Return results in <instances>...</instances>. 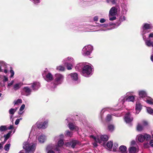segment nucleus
Wrapping results in <instances>:
<instances>
[{
	"label": "nucleus",
	"mask_w": 153,
	"mask_h": 153,
	"mask_svg": "<svg viewBox=\"0 0 153 153\" xmlns=\"http://www.w3.org/2000/svg\"><path fill=\"white\" fill-rule=\"evenodd\" d=\"M113 145V142L111 141L108 142L106 144L107 147L109 149H111L112 148Z\"/></svg>",
	"instance_id": "31"
},
{
	"label": "nucleus",
	"mask_w": 153,
	"mask_h": 153,
	"mask_svg": "<svg viewBox=\"0 0 153 153\" xmlns=\"http://www.w3.org/2000/svg\"><path fill=\"white\" fill-rule=\"evenodd\" d=\"M36 145L35 143H31L28 144V142L24 143L23 144V148L26 150V152H33L36 149Z\"/></svg>",
	"instance_id": "3"
},
{
	"label": "nucleus",
	"mask_w": 153,
	"mask_h": 153,
	"mask_svg": "<svg viewBox=\"0 0 153 153\" xmlns=\"http://www.w3.org/2000/svg\"><path fill=\"white\" fill-rule=\"evenodd\" d=\"M22 119V118H20L19 119H16V120L15 122V124L16 125H18L20 121Z\"/></svg>",
	"instance_id": "51"
},
{
	"label": "nucleus",
	"mask_w": 153,
	"mask_h": 153,
	"mask_svg": "<svg viewBox=\"0 0 153 153\" xmlns=\"http://www.w3.org/2000/svg\"><path fill=\"white\" fill-rule=\"evenodd\" d=\"M64 79V76L60 74H56L55 75L54 81L50 83L48 87L51 90L53 91L58 85L62 83Z\"/></svg>",
	"instance_id": "2"
},
{
	"label": "nucleus",
	"mask_w": 153,
	"mask_h": 153,
	"mask_svg": "<svg viewBox=\"0 0 153 153\" xmlns=\"http://www.w3.org/2000/svg\"><path fill=\"white\" fill-rule=\"evenodd\" d=\"M149 38L153 37V32L149 34Z\"/></svg>",
	"instance_id": "60"
},
{
	"label": "nucleus",
	"mask_w": 153,
	"mask_h": 153,
	"mask_svg": "<svg viewBox=\"0 0 153 153\" xmlns=\"http://www.w3.org/2000/svg\"><path fill=\"white\" fill-rule=\"evenodd\" d=\"M64 62L65 66L67 67V69L68 70H71L72 68L73 65L74 63L73 59L71 57H68L64 60Z\"/></svg>",
	"instance_id": "5"
},
{
	"label": "nucleus",
	"mask_w": 153,
	"mask_h": 153,
	"mask_svg": "<svg viewBox=\"0 0 153 153\" xmlns=\"http://www.w3.org/2000/svg\"><path fill=\"white\" fill-rule=\"evenodd\" d=\"M144 148H148L149 147V144L148 143H145L144 144L143 146Z\"/></svg>",
	"instance_id": "55"
},
{
	"label": "nucleus",
	"mask_w": 153,
	"mask_h": 153,
	"mask_svg": "<svg viewBox=\"0 0 153 153\" xmlns=\"http://www.w3.org/2000/svg\"><path fill=\"white\" fill-rule=\"evenodd\" d=\"M70 120V118H67L66 119V120L67 121V123H69L68 124V127L71 130H73L74 129H75L77 131H78L79 129L78 127L76 126H75L71 122H69V121Z\"/></svg>",
	"instance_id": "15"
},
{
	"label": "nucleus",
	"mask_w": 153,
	"mask_h": 153,
	"mask_svg": "<svg viewBox=\"0 0 153 153\" xmlns=\"http://www.w3.org/2000/svg\"><path fill=\"white\" fill-rule=\"evenodd\" d=\"M105 21V20L104 19H101L100 20V22L101 23H103Z\"/></svg>",
	"instance_id": "58"
},
{
	"label": "nucleus",
	"mask_w": 153,
	"mask_h": 153,
	"mask_svg": "<svg viewBox=\"0 0 153 153\" xmlns=\"http://www.w3.org/2000/svg\"><path fill=\"white\" fill-rule=\"evenodd\" d=\"M139 95L141 97H144L146 96V93L145 91H139Z\"/></svg>",
	"instance_id": "28"
},
{
	"label": "nucleus",
	"mask_w": 153,
	"mask_h": 153,
	"mask_svg": "<svg viewBox=\"0 0 153 153\" xmlns=\"http://www.w3.org/2000/svg\"><path fill=\"white\" fill-rule=\"evenodd\" d=\"M147 103L151 104L153 105V100L152 99H149L147 100H146Z\"/></svg>",
	"instance_id": "44"
},
{
	"label": "nucleus",
	"mask_w": 153,
	"mask_h": 153,
	"mask_svg": "<svg viewBox=\"0 0 153 153\" xmlns=\"http://www.w3.org/2000/svg\"><path fill=\"white\" fill-rule=\"evenodd\" d=\"M117 13V8L114 7H112L110 9L109 15L110 16H115Z\"/></svg>",
	"instance_id": "16"
},
{
	"label": "nucleus",
	"mask_w": 153,
	"mask_h": 153,
	"mask_svg": "<svg viewBox=\"0 0 153 153\" xmlns=\"http://www.w3.org/2000/svg\"><path fill=\"white\" fill-rule=\"evenodd\" d=\"M14 80H12L11 82H7V88H10L13 84Z\"/></svg>",
	"instance_id": "43"
},
{
	"label": "nucleus",
	"mask_w": 153,
	"mask_h": 153,
	"mask_svg": "<svg viewBox=\"0 0 153 153\" xmlns=\"http://www.w3.org/2000/svg\"><path fill=\"white\" fill-rule=\"evenodd\" d=\"M109 19L111 21H113L115 20L116 17L115 16H110L109 15Z\"/></svg>",
	"instance_id": "48"
},
{
	"label": "nucleus",
	"mask_w": 153,
	"mask_h": 153,
	"mask_svg": "<svg viewBox=\"0 0 153 153\" xmlns=\"http://www.w3.org/2000/svg\"><path fill=\"white\" fill-rule=\"evenodd\" d=\"M59 140L57 143V145L55 147H54V148L55 150L57 151H59L58 147H61L64 144L63 140L62 139Z\"/></svg>",
	"instance_id": "17"
},
{
	"label": "nucleus",
	"mask_w": 153,
	"mask_h": 153,
	"mask_svg": "<svg viewBox=\"0 0 153 153\" xmlns=\"http://www.w3.org/2000/svg\"><path fill=\"white\" fill-rule=\"evenodd\" d=\"M94 20L95 21H97L98 20V17L97 16H95L94 17Z\"/></svg>",
	"instance_id": "59"
},
{
	"label": "nucleus",
	"mask_w": 153,
	"mask_h": 153,
	"mask_svg": "<svg viewBox=\"0 0 153 153\" xmlns=\"http://www.w3.org/2000/svg\"><path fill=\"white\" fill-rule=\"evenodd\" d=\"M10 78L13 79V76L14 75V72L13 70H10Z\"/></svg>",
	"instance_id": "46"
},
{
	"label": "nucleus",
	"mask_w": 153,
	"mask_h": 153,
	"mask_svg": "<svg viewBox=\"0 0 153 153\" xmlns=\"http://www.w3.org/2000/svg\"><path fill=\"white\" fill-rule=\"evenodd\" d=\"M143 126L142 125L139 124H138L137 126V131H140L143 130Z\"/></svg>",
	"instance_id": "38"
},
{
	"label": "nucleus",
	"mask_w": 153,
	"mask_h": 153,
	"mask_svg": "<svg viewBox=\"0 0 153 153\" xmlns=\"http://www.w3.org/2000/svg\"><path fill=\"white\" fill-rule=\"evenodd\" d=\"M7 130V127L5 126H1L0 127V131L1 132Z\"/></svg>",
	"instance_id": "35"
},
{
	"label": "nucleus",
	"mask_w": 153,
	"mask_h": 153,
	"mask_svg": "<svg viewBox=\"0 0 153 153\" xmlns=\"http://www.w3.org/2000/svg\"><path fill=\"white\" fill-rule=\"evenodd\" d=\"M40 87V84L39 82H35L31 84V87L32 90L34 91L37 90Z\"/></svg>",
	"instance_id": "18"
},
{
	"label": "nucleus",
	"mask_w": 153,
	"mask_h": 153,
	"mask_svg": "<svg viewBox=\"0 0 153 153\" xmlns=\"http://www.w3.org/2000/svg\"><path fill=\"white\" fill-rule=\"evenodd\" d=\"M111 119V114H108L107 115L106 118V120L107 121H109Z\"/></svg>",
	"instance_id": "45"
},
{
	"label": "nucleus",
	"mask_w": 153,
	"mask_h": 153,
	"mask_svg": "<svg viewBox=\"0 0 153 153\" xmlns=\"http://www.w3.org/2000/svg\"><path fill=\"white\" fill-rule=\"evenodd\" d=\"M32 89L28 86L24 87L22 90V95L28 96L31 94Z\"/></svg>",
	"instance_id": "10"
},
{
	"label": "nucleus",
	"mask_w": 153,
	"mask_h": 153,
	"mask_svg": "<svg viewBox=\"0 0 153 153\" xmlns=\"http://www.w3.org/2000/svg\"><path fill=\"white\" fill-rule=\"evenodd\" d=\"M75 68L76 71H81L84 76L88 77L92 74L93 68L90 64L80 63L76 65Z\"/></svg>",
	"instance_id": "1"
},
{
	"label": "nucleus",
	"mask_w": 153,
	"mask_h": 153,
	"mask_svg": "<svg viewBox=\"0 0 153 153\" xmlns=\"http://www.w3.org/2000/svg\"><path fill=\"white\" fill-rule=\"evenodd\" d=\"M8 66L9 65L4 62L0 61V72H4L6 74L8 72Z\"/></svg>",
	"instance_id": "7"
},
{
	"label": "nucleus",
	"mask_w": 153,
	"mask_h": 153,
	"mask_svg": "<svg viewBox=\"0 0 153 153\" xmlns=\"http://www.w3.org/2000/svg\"><path fill=\"white\" fill-rule=\"evenodd\" d=\"M135 143V142L134 140L132 141L131 142V145H134Z\"/></svg>",
	"instance_id": "63"
},
{
	"label": "nucleus",
	"mask_w": 153,
	"mask_h": 153,
	"mask_svg": "<svg viewBox=\"0 0 153 153\" xmlns=\"http://www.w3.org/2000/svg\"><path fill=\"white\" fill-rule=\"evenodd\" d=\"M126 18L124 16H121L119 18V21L120 22V23H119V24L116 26V27H117L118 26H119L121 22L124 21L126 20Z\"/></svg>",
	"instance_id": "29"
},
{
	"label": "nucleus",
	"mask_w": 153,
	"mask_h": 153,
	"mask_svg": "<svg viewBox=\"0 0 153 153\" xmlns=\"http://www.w3.org/2000/svg\"><path fill=\"white\" fill-rule=\"evenodd\" d=\"M68 77L71 78L75 83H78L80 82L79 80L78 79V74L76 73H72L69 74Z\"/></svg>",
	"instance_id": "11"
},
{
	"label": "nucleus",
	"mask_w": 153,
	"mask_h": 153,
	"mask_svg": "<svg viewBox=\"0 0 153 153\" xmlns=\"http://www.w3.org/2000/svg\"><path fill=\"white\" fill-rule=\"evenodd\" d=\"M43 76H45V79L47 82H50L53 79V77L52 74L50 72L47 73L43 74Z\"/></svg>",
	"instance_id": "12"
},
{
	"label": "nucleus",
	"mask_w": 153,
	"mask_h": 153,
	"mask_svg": "<svg viewBox=\"0 0 153 153\" xmlns=\"http://www.w3.org/2000/svg\"><path fill=\"white\" fill-rule=\"evenodd\" d=\"M149 144L151 146L153 147V140H152L150 141Z\"/></svg>",
	"instance_id": "56"
},
{
	"label": "nucleus",
	"mask_w": 153,
	"mask_h": 153,
	"mask_svg": "<svg viewBox=\"0 0 153 153\" xmlns=\"http://www.w3.org/2000/svg\"><path fill=\"white\" fill-rule=\"evenodd\" d=\"M11 133V132H8L7 134L4 135V137L8 139L10 137Z\"/></svg>",
	"instance_id": "49"
},
{
	"label": "nucleus",
	"mask_w": 153,
	"mask_h": 153,
	"mask_svg": "<svg viewBox=\"0 0 153 153\" xmlns=\"http://www.w3.org/2000/svg\"><path fill=\"white\" fill-rule=\"evenodd\" d=\"M129 153H136L138 151V149L136 147H130L128 149Z\"/></svg>",
	"instance_id": "21"
},
{
	"label": "nucleus",
	"mask_w": 153,
	"mask_h": 153,
	"mask_svg": "<svg viewBox=\"0 0 153 153\" xmlns=\"http://www.w3.org/2000/svg\"><path fill=\"white\" fill-rule=\"evenodd\" d=\"M118 146V144L117 143H114L113 147V150L114 151H116L117 147Z\"/></svg>",
	"instance_id": "47"
},
{
	"label": "nucleus",
	"mask_w": 153,
	"mask_h": 153,
	"mask_svg": "<svg viewBox=\"0 0 153 153\" xmlns=\"http://www.w3.org/2000/svg\"><path fill=\"white\" fill-rule=\"evenodd\" d=\"M48 123V121L47 120L45 121L43 123L39 121L36 124V128L39 129H45L47 127Z\"/></svg>",
	"instance_id": "8"
},
{
	"label": "nucleus",
	"mask_w": 153,
	"mask_h": 153,
	"mask_svg": "<svg viewBox=\"0 0 153 153\" xmlns=\"http://www.w3.org/2000/svg\"><path fill=\"white\" fill-rule=\"evenodd\" d=\"M111 110H112V108H110L108 107L104 108L102 110L101 112V115L105 111H109Z\"/></svg>",
	"instance_id": "34"
},
{
	"label": "nucleus",
	"mask_w": 153,
	"mask_h": 153,
	"mask_svg": "<svg viewBox=\"0 0 153 153\" xmlns=\"http://www.w3.org/2000/svg\"><path fill=\"white\" fill-rule=\"evenodd\" d=\"M135 96H131L129 95L126 97V101L134 102L135 100Z\"/></svg>",
	"instance_id": "24"
},
{
	"label": "nucleus",
	"mask_w": 153,
	"mask_h": 153,
	"mask_svg": "<svg viewBox=\"0 0 153 153\" xmlns=\"http://www.w3.org/2000/svg\"><path fill=\"white\" fill-rule=\"evenodd\" d=\"M133 93V92H129L126 93V94L120 97L119 100V102L120 104L123 105L126 101V97L129 95H131Z\"/></svg>",
	"instance_id": "9"
},
{
	"label": "nucleus",
	"mask_w": 153,
	"mask_h": 153,
	"mask_svg": "<svg viewBox=\"0 0 153 153\" xmlns=\"http://www.w3.org/2000/svg\"><path fill=\"white\" fill-rule=\"evenodd\" d=\"M101 26H102L103 27H105L108 26V24H102L100 25Z\"/></svg>",
	"instance_id": "62"
},
{
	"label": "nucleus",
	"mask_w": 153,
	"mask_h": 153,
	"mask_svg": "<svg viewBox=\"0 0 153 153\" xmlns=\"http://www.w3.org/2000/svg\"><path fill=\"white\" fill-rule=\"evenodd\" d=\"M106 2L108 4L111 3L112 4H115L117 3V0H106Z\"/></svg>",
	"instance_id": "40"
},
{
	"label": "nucleus",
	"mask_w": 153,
	"mask_h": 153,
	"mask_svg": "<svg viewBox=\"0 0 153 153\" xmlns=\"http://www.w3.org/2000/svg\"><path fill=\"white\" fill-rule=\"evenodd\" d=\"M13 125H10L9 127L7 128V130H10L11 129H13Z\"/></svg>",
	"instance_id": "57"
},
{
	"label": "nucleus",
	"mask_w": 153,
	"mask_h": 153,
	"mask_svg": "<svg viewBox=\"0 0 153 153\" xmlns=\"http://www.w3.org/2000/svg\"><path fill=\"white\" fill-rule=\"evenodd\" d=\"M114 28H107V29H104V30H103V31H106L107 30H111L112 29H113Z\"/></svg>",
	"instance_id": "64"
},
{
	"label": "nucleus",
	"mask_w": 153,
	"mask_h": 153,
	"mask_svg": "<svg viewBox=\"0 0 153 153\" xmlns=\"http://www.w3.org/2000/svg\"><path fill=\"white\" fill-rule=\"evenodd\" d=\"M65 135L66 136L71 137L73 134L69 130L65 132Z\"/></svg>",
	"instance_id": "37"
},
{
	"label": "nucleus",
	"mask_w": 153,
	"mask_h": 153,
	"mask_svg": "<svg viewBox=\"0 0 153 153\" xmlns=\"http://www.w3.org/2000/svg\"><path fill=\"white\" fill-rule=\"evenodd\" d=\"M95 142H94L93 143V145L95 147H97V142H96V141H95Z\"/></svg>",
	"instance_id": "61"
},
{
	"label": "nucleus",
	"mask_w": 153,
	"mask_h": 153,
	"mask_svg": "<svg viewBox=\"0 0 153 153\" xmlns=\"http://www.w3.org/2000/svg\"><path fill=\"white\" fill-rule=\"evenodd\" d=\"M0 79L4 82L8 81V79L7 76L0 74Z\"/></svg>",
	"instance_id": "26"
},
{
	"label": "nucleus",
	"mask_w": 153,
	"mask_h": 153,
	"mask_svg": "<svg viewBox=\"0 0 153 153\" xmlns=\"http://www.w3.org/2000/svg\"><path fill=\"white\" fill-rule=\"evenodd\" d=\"M145 140L146 139V140H149L151 139V136L150 135L147 134H144Z\"/></svg>",
	"instance_id": "39"
},
{
	"label": "nucleus",
	"mask_w": 153,
	"mask_h": 153,
	"mask_svg": "<svg viewBox=\"0 0 153 153\" xmlns=\"http://www.w3.org/2000/svg\"><path fill=\"white\" fill-rule=\"evenodd\" d=\"M108 129L109 131H112L114 129V126L113 125H110L108 126Z\"/></svg>",
	"instance_id": "42"
},
{
	"label": "nucleus",
	"mask_w": 153,
	"mask_h": 153,
	"mask_svg": "<svg viewBox=\"0 0 153 153\" xmlns=\"http://www.w3.org/2000/svg\"><path fill=\"white\" fill-rule=\"evenodd\" d=\"M148 124V123L146 121H143L142 122V125L143 126H146Z\"/></svg>",
	"instance_id": "54"
},
{
	"label": "nucleus",
	"mask_w": 153,
	"mask_h": 153,
	"mask_svg": "<svg viewBox=\"0 0 153 153\" xmlns=\"http://www.w3.org/2000/svg\"><path fill=\"white\" fill-rule=\"evenodd\" d=\"M17 108H11L10 109L9 111V112L11 115L10 116V118H11L12 117L13 115L14 114L15 112L16 111Z\"/></svg>",
	"instance_id": "25"
},
{
	"label": "nucleus",
	"mask_w": 153,
	"mask_h": 153,
	"mask_svg": "<svg viewBox=\"0 0 153 153\" xmlns=\"http://www.w3.org/2000/svg\"><path fill=\"white\" fill-rule=\"evenodd\" d=\"M93 50V47L91 45L85 46L82 49V54L84 56H88L90 54Z\"/></svg>",
	"instance_id": "6"
},
{
	"label": "nucleus",
	"mask_w": 153,
	"mask_h": 153,
	"mask_svg": "<svg viewBox=\"0 0 153 153\" xmlns=\"http://www.w3.org/2000/svg\"><path fill=\"white\" fill-rule=\"evenodd\" d=\"M64 135L63 134H61L59 136H56L55 137V140H59L62 139L64 138Z\"/></svg>",
	"instance_id": "32"
},
{
	"label": "nucleus",
	"mask_w": 153,
	"mask_h": 153,
	"mask_svg": "<svg viewBox=\"0 0 153 153\" xmlns=\"http://www.w3.org/2000/svg\"><path fill=\"white\" fill-rule=\"evenodd\" d=\"M52 149H54V148L53 146H52V145H49L46 148V150L47 151V153H55L54 152L51 150Z\"/></svg>",
	"instance_id": "22"
},
{
	"label": "nucleus",
	"mask_w": 153,
	"mask_h": 153,
	"mask_svg": "<svg viewBox=\"0 0 153 153\" xmlns=\"http://www.w3.org/2000/svg\"><path fill=\"white\" fill-rule=\"evenodd\" d=\"M36 138L39 143H43L45 141L46 137L45 135L42 134H39V135H37Z\"/></svg>",
	"instance_id": "14"
},
{
	"label": "nucleus",
	"mask_w": 153,
	"mask_h": 153,
	"mask_svg": "<svg viewBox=\"0 0 153 153\" xmlns=\"http://www.w3.org/2000/svg\"><path fill=\"white\" fill-rule=\"evenodd\" d=\"M22 85V82H19L16 83L13 85V89L14 91H16L19 90Z\"/></svg>",
	"instance_id": "20"
},
{
	"label": "nucleus",
	"mask_w": 153,
	"mask_h": 153,
	"mask_svg": "<svg viewBox=\"0 0 153 153\" xmlns=\"http://www.w3.org/2000/svg\"><path fill=\"white\" fill-rule=\"evenodd\" d=\"M72 144L71 142H68L64 144V145L66 146H71Z\"/></svg>",
	"instance_id": "53"
},
{
	"label": "nucleus",
	"mask_w": 153,
	"mask_h": 153,
	"mask_svg": "<svg viewBox=\"0 0 153 153\" xmlns=\"http://www.w3.org/2000/svg\"><path fill=\"white\" fill-rule=\"evenodd\" d=\"M25 107V105L24 104H23L22 105L21 107H20L19 111H22L24 109Z\"/></svg>",
	"instance_id": "52"
},
{
	"label": "nucleus",
	"mask_w": 153,
	"mask_h": 153,
	"mask_svg": "<svg viewBox=\"0 0 153 153\" xmlns=\"http://www.w3.org/2000/svg\"><path fill=\"white\" fill-rule=\"evenodd\" d=\"M22 102V100L21 99H19L16 101L14 103V105H17L18 103H21Z\"/></svg>",
	"instance_id": "50"
},
{
	"label": "nucleus",
	"mask_w": 153,
	"mask_h": 153,
	"mask_svg": "<svg viewBox=\"0 0 153 153\" xmlns=\"http://www.w3.org/2000/svg\"><path fill=\"white\" fill-rule=\"evenodd\" d=\"M120 152L122 153H127V148L124 145L120 146L119 148Z\"/></svg>",
	"instance_id": "23"
},
{
	"label": "nucleus",
	"mask_w": 153,
	"mask_h": 153,
	"mask_svg": "<svg viewBox=\"0 0 153 153\" xmlns=\"http://www.w3.org/2000/svg\"><path fill=\"white\" fill-rule=\"evenodd\" d=\"M10 146V143L6 144L4 147V149L7 151H8Z\"/></svg>",
	"instance_id": "36"
},
{
	"label": "nucleus",
	"mask_w": 153,
	"mask_h": 153,
	"mask_svg": "<svg viewBox=\"0 0 153 153\" xmlns=\"http://www.w3.org/2000/svg\"><path fill=\"white\" fill-rule=\"evenodd\" d=\"M133 119V117L130 113H127L125 116V121L127 123L130 124L132 121Z\"/></svg>",
	"instance_id": "13"
},
{
	"label": "nucleus",
	"mask_w": 153,
	"mask_h": 153,
	"mask_svg": "<svg viewBox=\"0 0 153 153\" xmlns=\"http://www.w3.org/2000/svg\"><path fill=\"white\" fill-rule=\"evenodd\" d=\"M142 108V105L139 103H136L135 108V114H138Z\"/></svg>",
	"instance_id": "19"
},
{
	"label": "nucleus",
	"mask_w": 153,
	"mask_h": 153,
	"mask_svg": "<svg viewBox=\"0 0 153 153\" xmlns=\"http://www.w3.org/2000/svg\"><path fill=\"white\" fill-rule=\"evenodd\" d=\"M138 141L140 142H143L145 140L144 135L139 134L137 136Z\"/></svg>",
	"instance_id": "27"
},
{
	"label": "nucleus",
	"mask_w": 153,
	"mask_h": 153,
	"mask_svg": "<svg viewBox=\"0 0 153 153\" xmlns=\"http://www.w3.org/2000/svg\"><path fill=\"white\" fill-rule=\"evenodd\" d=\"M56 69L58 71H62L64 70L65 68L63 66L60 65L57 67Z\"/></svg>",
	"instance_id": "41"
},
{
	"label": "nucleus",
	"mask_w": 153,
	"mask_h": 153,
	"mask_svg": "<svg viewBox=\"0 0 153 153\" xmlns=\"http://www.w3.org/2000/svg\"><path fill=\"white\" fill-rule=\"evenodd\" d=\"M146 110L147 112L152 115H153V109L149 107H146Z\"/></svg>",
	"instance_id": "30"
},
{
	"label": "nucleus",
	"mask_w": 153,
	"mask_h": 153,
	"mask_svg": "<svg viewBox=\"0 0 153 153\" xmlns=\"http://www.w3.org/2000/svg\"><path fill=\"white\" fill-rule=\"evenodd\" d=\"M72 144L71 145V147L73 148H74L76 146V145L77 144H78L79 143V141L77 140H74L72 142Z\"/></svg>",
	"instance_id": "33"
},
{
	"label": "nucleus",
	"mask_w": 153,
	"mask_h": 153,
	"mask_svg": "<svg viewBox=\"0 0 153 153\" xmlns=\"http://www.w3.org/2000/svg\"><path fill=\"white\" fill-rule=\"evenodd\" d=\"M90 137L93 139L95 141L100 143L102 141H106L108 139L109 137L107 135H102L100 136H97L95 137L93 135L90 136Z\"/></svg>",
	"instance_id": "4"
}]
</instances>
